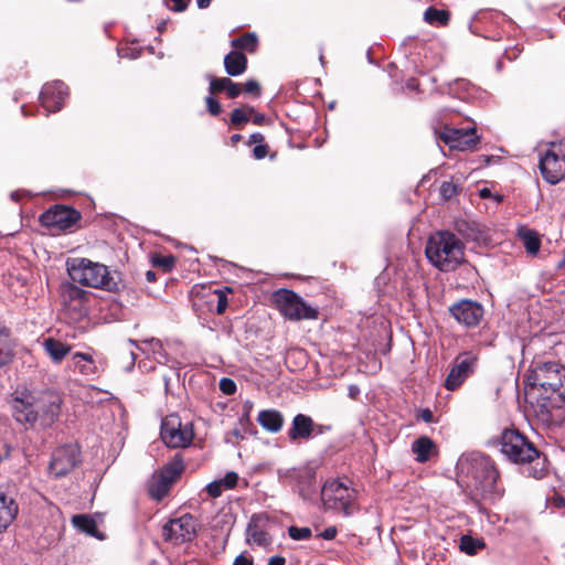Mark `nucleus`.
<instances>
[{
	"mask_svg": "<svg viewBox=\"0 0 565 565\" xmlns=\"http://www.w3.org/2000/svg\"><path fill=\"white\" fill-rule=\"evenodd\" d=\"M530 475H532L534 478L539 479L543 476V472H542V469L537 470V469H533Z\"/></svg>",
	"mask_w": 565,
	"mask_h": 565,
	"instance_id": "obj_58",
	"label": "nucleus"
},
{
	"mask_svg": "<svg viewBox=\"0 0 565 565\" xmlns=\"http://www.w3.org/2000/svg\"><path fill=\"white\" fill-rule=\"evenodd\" d=\"M138 349L147 354L152 353L156 360L164 359L162 343L157 339L142 341Z\"/></svg>",
	"mask_w": 565,
	"mask_h": 565,
	"instance_id": "obj_35",
	"label": "nucleus"
},
{
	"mask_svg": "<svg viewBox=\"0 0 565 565\" xmlns=\"http://www.w3.org/2000/svg\"><path fill=\"white\" fill-rule=\"evenodd\" d=\"M238 481V476L236 472H227L224 478L215 480L211 483H209L205 488L207 494L211 498H218L221 497L222 492L224 490H230L236 487Z\"/></svg>",
	"mask_w": 565,
	"mask_h": 565,
	"instance_id": "obj_26",
	"label": "nucleus"
},
{
	"mask_svg": "<svg viewBox=\"0 0 565 565\" xmlns=\"http://www.w3.org/2000/svg\"><path fill=\"white\" fill-rule=\"evenodd\" d=\"M273 300L279 312L288 320L299 321L318 317V310L307 305L300 296L291 290L276 291L273 295Z\"/></svg>",
	"mask_w": 565,
	"mask_h": 565,
	"instance_id": "obj_8",
	"label": "nucleus"
},
{
	"mask_svg": "<svg viewBox=\"0 0 565 565\" xmlns=\"http://www.w3.org/2000/svg\"><path fill=\"white\" fill-rule=\"evenodd\" d=\"M79 218L81 214L76 210L64 205H55L41 215L43 225L58 231L70 230Z\"/></svg>",
	"mask_w": 565,
	"mask_h": 565,
	"instance_id": "obj_15",
	"label": "nucleus"
},
{
	"mask_svg": "<svg viewBox=\"0 0 565 565\" xmlns=\"http://www.w3.org/2000/svg\"><path fill=\"white\" fill-rule=\"evenodd\" d=\"M359 393V388L356 386H350V396L355 397Z\"/></svg>",
	"mask_w": 565,
	"mask_h": 565,
	"instance_id": "obj_60",
	"label": "nucleus"
},
{
	"mask_svg": "<svg viewBox=\"0 0 565 565\" xmlns=\"http://www.w3.org/2000/svg\"><path fill=\"white\" fill-rule=\"evenodd\" d=\"M183 470V459L180 455H175L161 470L153 473L148 486L150 497L157 501L162 500Z\"/></svg>",
	"mask_w": 565,
	"mask_h": 565,
	"instance_id": "obj_9",
	"label": "nucleus"
},
{
	"mask_svg": "<svg viewBox=\"0 0 565 565\" xmlns=\"http://www.w3.org/2000/svg\"><path fill=\"white\" fill-rule=\"evenodd\" d=\"M244 90L248 94H254L258 96L260 94V85L255 79H249L244 85Z\"/></svg>",
	"mask_w": 565,
	"mask_h": 565,
	"instance_id": "obj_47",
	"label": "nucleus"
},
{
	"mask_svg": "<svg viewBox=\"0 0 565 565\" xmlns=\"http://www.w3.org/2000/svg\"><path fill=\"white\" fill-rule=\"evenodd\" d=\"M78 463V449L75 446H63L54 450L50 463V472L60 478L71 472Z\"/></svg>",
	"mask_w": 565,
	"mask_h": 565,
	"instance_id": "obj_17",
	"label": "nucleus"
},
{
	"mask_svg": "<svg viewBox=\"0 0 565 565\" xmlns=\"http://www.w3.org/2000/svg\"><path fill=\"white\" fill-rule=\"evenodd\" d=\"M424 20L429 24L445 26L450 20V14L447 10H438L429 7L424 13Z\"/></svg>",
	"mask_w": 565,
	"mask_h": 565,
	"instance_id": "obj_31",
	"label": "nucleus"
},
{
	"mask_svg": "<svg viewBox=\"0 0 565 565\" xmlns=\"http://www.w3.org/2000/svg\"><path fill=\"white\" fill-rule=\"evenodd\" d=\"M199 8H207L211 4V0H196Z\"/></svg>",
	"mask_w": 565,
	"mask_h": 565,
	"instance_id": "obj_55",
	"label": "nucleus"
},
{
	"mask_svg": "<svg viewBox=\"0 0 565 565\" xmlns=\"http://www.w3.org/2000/svg\"><path fill=\"white\" fill-rule=\"evenodd\" d=\"M220 390L227 395H232L236 391V384L233 380L224 377L220 381Z\"/></svg>",
	"mask_w": 565,
	"mask_h": 565,
	"instance_id": "obj_43",
	"label": "nucleus"
},
{
	"mask_svg": "<svg viewBox=\"0 0 565 565\" xmlns=\"http://www.w3.org/2000/svg\"><path fill=\"white\" fill-rule=\"evenodd\" d=\"M449 311L459 323L466 327H476L483 317L482 306L469 299H462L454 303Z\"/></svg>",
	"mask_w": 565,
	"mask_h": 565,
	"instance_id": "obj_18",
	"label": "nucleus"
},
{
	"mask_svg": "<svg viewBox=\"0 0 565 565\" xmlns=\"http://www.w3.org/2000/svg\"><path fill=\"white\" fill-rule=\"evenodd\" d=\"M286 559L281 556H273L269 558L268 565H285Z\"/></svg>",
	"mask_w": 565,
	"mask_h": 565,
	"instance_id": "obj_54",
	"label": "nucleus"
},
{
	"mask_svg": "<svg viewBox=\"0 0 565 565\" xmlns=\"http://www.w3.org/2000/svg\"><path fill=\"white\" fill-rule=\"evenodd\" d=\"M484 547V542L481 539H475L470 535H463L460 539V550L468 555H476Z\"/></svg>",
	"mask_w": 565,
	"mask_h": 565,
	"instance_id": "obj_34",
	"label": "nucleus"
},
{
	"mask_svg": "<svg viewBox=\"0 0 565 565\" xmlns=\"http://www.w3.org/2000/svg\"><path fill=\"white\" fill-rule=\"evenodd\" d=\"M175 259L173 256H157L153 258V264L156 266L162 267L164 270H170L174 264Z\"/></svg>",
	"mask_w": 565,
	"mask_h": 565,
	"instance_id": "obj_41",
	"label": "nucleus"
},
{
	"mask_svg": "<svg viewBox=\"0 0 565 565\" xmlns=\"http://www.w3.org/2000/svg\"><path fill=\"white\" fill-rule=\"evenodd\" d=\"M195 534L196 522L190 514L170 520L162 527V535L164 540L173 544L192 541L195 537Z\"/></svg>",
	"mask_w": 565,
	"mask_h": 565,
	"instance_id": "obj_13",
	"label": "nucleus"
},
{
	"mask_svg": "<svg viewBox=\"0 0 565 565\" xmlns=\"http://www.w3.org/2000/svg\"><path fill=\"white\" fill-rule=\"evenodd\" d=\"M438 137L451 149L459 151H473L480 141L476 135V128L456 129L446 127L438 134Z\"/></svg>",
	"mask_w": 565,
	"mask_h": 565,
	"instance_id": "obj_14",
	"label": "nucleus"
},
{
	"mask_svg": "<svg viewBox=\"0 0 565 565\" xmlns=\"http://www.w3.org/2000/svg\"><path fill=\"white\" fill-rule=\"evenodd\" d=\"M75 367L84 375L95 373L93 356L87 353L77 352L73 355Z\"/></svg>",
	"mask_w": 565,
	"mask_h": 565,
	"instance_id": "obj_33",
	"label": "nucleus"
},
{
	"mask_svg": "<svg viewBox=\"0 0 565 565\" xmlns=\"http://www.w3.org/2000/svg\"><path fill=\"white\" fill-rule=\"evenodd\" d=\"M233 565H253V559L245 556L244 554L238 555Z\"/></svg>",
	"mask_w": 565,
	"mask_h": 565,
	"instance_id": "obj_50",
	"label": "nucleus"
},
{
	"mask_svg": "<svg viewBox=\"0 0 565 565\" xmlns=\"http://www.w3.org/2000/svg\"><path fill=\"white\" fill-rule=\"evenodd\" d=\"M521 239L527 253L536 254L541 246V241L536 233L532 231H525L521 233Z\"/></svg>",
	"mask_w": 565,
	"mask_h": 565,
	"instance_id": "obj_37",
	"label": "nucleus"
},
{
	"mask_svg": "<svg viewBox=\"0 0 565 565\" xmlns=\"http://www.w3.org/2000/svg\"><path fill=\"white\" fill-rule=\"evenodd\" d=\"M420 418L426 423H431L434 419L433 413L430 409H423L420 413Z\"/></svg>",
	"mask_w": 565,
	"mask_h": 565,
	"instance_id": "obj_53",
	"label": "nucleus"
},
{
	"mask_svg": "<svg viewBox=\"0 0 565 565\" xmlns=\"http://www.w3.org/2000/svg\"><path fill=\"white\" fill-rule=\"evenodd\" d=\"M321 499L327 509L350 515L355 499V491L338 480H331L327 481L322 487Z\"/></svg>",
	"mask_w": 565,
	"mask_h": 565,
	"instance_id": "obj_10",
	"label": "nucleus"
},
{
	"mask_svg": "<svg viewBox=\"0 0 565 565\" xmlns=\"http://www.w3.org/2000/svg\"><path fill=\"white\" fill-rule=\"evenodd\" d=\"M13 345L10 340V332L0 328V367L9 364L13 359Z\"/></svg>",
	"mask_w": 565,
	"mask_h": 565,
	"instance_id": "obj_29",
	"label": "nucleus"
},
{
	"mask_svg": "<svg viewBox=\"0 0 565 565\" xmlns=\"http://www.w3.org/2000/svg\"><path fill=\"white\" fill-rule=\"evenodd\" d=\"M247 542L258 546L266 547L271 543L267 532L263 531L255 524H249L247 527Z\"/></svg>",
	"mask_w": 565,
	"mask_h": 565,
	"instance_id": "obj_30",
	"label": "nucleus"
},
{
	"mask_svg": "<svg viewBox=\"0 0 565 565\" xmlns=\"http://www.w3.org/2000/svg\"><path fill=\"white\" fill-rule=\"evenodd\" d=\"M214 295L217 298L216 313L217 315H223L225 312L226 308H227V296L222 290H215Z\"/></svg>",
	"mask_w": 565,
	"mask_h": 565,
	"instance_id": "obj_42",
	"label": "nucleus"
},
{
	"mask_svg": "<svg viewBox=\"0 0 565 565\" xmlns=\"http://www.w3.org/2000/svg\"><path fill=\"white\" fill-rule=\"evenodd\" d=\"M72 524L81 532L104 540L105 535L98 531L96 521L88 514H76L72 518Z\"/></svg>",
	"mask_w": 565,
	"mask_h": 565,
	"instance_id": "obj_27",
	"label": "nucleus"
},
{
	"mask_svg": "<svg viewBox=\"0 0 565 565\" xmlns=\"http://www.w3.org/2000/svg\"><path fill=\"white\" fill-rule=\"evenodd\" d=\"M257 422L264 429L270 433H278L282 428L284 416L276 409H266L259 412Z\"/></svg>",
	"mask_w": 565,
	"mask_h": 565,
	"instance_id": "obj_25",
	"label": "nucleus"
},
{
	"mask_svg": "<svg viewBox=\"0 0 565 565\" xmlns=\"http://www.w3.org/2000/svg\"><path fill=\"white\" fill-rule=\"evenodd\" d=\"M439 192L443 199L450 200L458 193V185L452 181H444L440 184Z\"/></svg>",
	"mask_w": 565,
	"mask_h": 565,
	"instance_id": "obj_38",
	"label": "nucleus"
},
{
	"mask_svg": "<svg viewBox=\"0 0 565 565\" xmlns=\"http://www.w3.org/2000/svg\"><path fill=\"white\" fill-rule=\"evenodd\" d=\"M456 230L468 241L483 243L488 238L481 226L473 221L459 220L456 222Z\"/></svg>",
	"mask_w": 565,
	"mask_h": 565,
	"instance_id": "obj_21",
	"label": "nucleus"
},
{
	"mask_svg": "<svg viewBox=\"0 0 565 565\" xmlns=\"http://www.w3.org/2000/svg\"><path fill=\"white\" fill-rule=\"evenodd\" d=\"M480 196L486 199L491 196V191L488 188L480 190Z\"/></svg>",
	"mask_w": 565,
	"mask_h": 565,
	"instance_id": "obj_56",
	"label": "nucleus"
},
{
	"mask_svg": "<svg viewBox=\"0 0 565 565\" xmlns=\"http://www.w3.org/2000/svg\"><path fill=\"white\" fill-rule=\"evenodd\" d=\"M473 487L480 491L483 499L495 500L500 495L498 489L499 473L488 459H481L473 465Z\"/></svg>",
	"mask_w": 565,
	"mask_h": 565,
	"instance_id": "obj_12",
	"label": "nucleus"
},
{
	"mask_svg": "<svg viewBox=\"0 0 565 565\" xmlns=\"http://www.w3.org/2000/svg\"><path fill=\"white\" fill-rule=\"evenodd\" d=\"M539 167L543 179L551 184L565 179V139L547 145L540 154Z\"/></svg>",
	"mask_w": 565,
	"mask_h": 565,
	"instance_id": "obj_6",
	"label": "nucleus"
},
{
	"mask_svg": "<svg viewBox=\"0 0 565 565\" xmlns=\"http://www.w3.org/2000/svg\"><path fill=\"white\" fill-rule=\"evenodd\" d=\"M146 278H147V280H148V281H150V282H151V281H154V280H156V274H154V271H152V270H148V271L146 273Z\"/></svg>",
	"mask_w": 565,
	"mask_h": 565,
	"instance_id": "obj_57",
	"label": "nucleus"
},
{
	"mask_svg": "<svg viewBox=\"0 0 565 565\" xmlns=\"http://www.w3.org/2000/svg\"><path fill=\"white\" fill-rule=\"evenodd\" d=\"M164 1L170 10L177 11V12L184 11L188 8L189 2H190V0H164Z\"/></svg>",
	"mask_w": 565,
	"mask_h": 565,
	"instance_id": "obj_44",
	"label": "nucleus"
},
{
	"mask_svg": "<svg viewBox=\"0 0 565 565\" xmlns=\"http://www.w3.org/2000/svg\"><path fill=\"white\" fill-rule=\"evenodd\" d=\"M241 139H242V136L236 134L231 137V142H232V145H236L238 141H241Z\"/></svg>",
	"mask_w": 565,
	"mask_h": 565,
	"instance_id": "obj_59",
	"label": "nucleus"
},
{
	"mask_svg": "<svg viewBox=\"0 0 565 565\" xmlns=\"http://www.w3.org/2000/svg\"><path fill=\"white\" fill-rule=\"evenodd\" d=\"M288 533L292 540H306L311 536V530L309 527L290 526Z\"/></svg>",
	"mask_w": 565,
	"mask_h": 565,
	"instance_id": "obj_40",
	"label": "nucleus"
},
{
	"mask_svg": "<svg viewBox=\"0 0 565 565\" xmlns=\"http://www.w3.org/2000/svg\"><path fill=\"white\" fill-rule=\"evenodd\" d=\"M335 535L337 529L334 526L327 527L323 532L319 534V536L324 540H333Z\"/></svg>",
	"mask_w": 565,
	"mask_h": 565,
	"instance_id": "obj_49",
	"label": "nucleus"
},
{
	"mask_svg": "<svg viewBox=\"0 0 565 565\" xmlns=\"http://www.w3.org/2000/svg\"><path fill=\"white\" fill-rule=\"evenodd\" d=\"M207 110L211 115L217 116L222 111L220 103L213 97L209 96L205 98Z\"/></svg>",
	"mask_w": 565,
	"mask_h": 565,
	"instance_id": "obj_45",
	"label": "nucleus"
},
{
	"mask_svg": "<svg viewBox=\"0 0 565 565\" xmlns=\"http://www.w3.org/2000/svg\"><path fill=\"white\" fill-rule=\"evenodd\" d=\"M194 437L192 424H182L178 415L167 416L161 424V439L170 448L188 447Z\"/></svg>",
	"mask_w": 565,
	"mask_h": 565,
	"instance_id": "obj_11",
	"label": "nucleus"
},
{
	"mask_svg": "<svg viewBox=\"0 0 565 565\" xmlns=\"http://www.w3.org/2000/svg\"><path fill=\"white\" fill-rule=\"evenodd\" d=\"M232 46L238 50H244L249 53L256 51L258 45V39L255 33H245L242 36L232 41Z\"/></svg>",
	"mask_w": 565,
	"mask_h": 565,
	"instance_id": "obj_32",
	"label": "nucleus"
},
{
	"mask_svg": "<svg viewBox=\"0 0 565 565\" xmlns=\"http://www.w3.org/2000/svg\"><path fill=\"white\" fill-rule=\"evenodd\" d=\"M224 67L230 76H238L247 68V57L241 51H231L224 57Z\"/></svg>",
	"mask_w": 565,
	"mask_h": 565,
	"instance_id": "obj_23",
	"label": "nucleus"
},
{
	"mask_svg": "<svg viewBox=\"0 0 565 565\" xmlns=\"http://www.w3.org/2000/svg\"><path fill=\"white\" fill-rule=\"evenodd\" d=\"M19 508L17 502L0 492V533L4 531L15 519Z\"/></svg>",
	"mask_w": 565,
	"mask_h": 565,
	"instance_id": "obj_22",
	"label": "nucleus"
},
{
	"mask_svg": "<svg viewBox=\"0 0 565 565\" xmlns=\"http://www.w3.org/2000/svg\"><path fill=\"white\" fill-rule=\"evenodd\" d=\"M255 113V109L250 106H244L243 108H236L231 114V122L238 127L243 124H246L252 115Z\"/></svg>",
	"mask_w": 565,
	"mask_h": 565,
	"instance_id": "obj_36",
	"label": "nucleus"
},
{
	"mask_svg": "<svg viewBox=\"0 0 565 565\" xmlns=\"http://www.w3.org/2000/svg\"><path fill=\"white\" fill-rule=\"evenodd\" d=\"M67 273L74 282L92 288L111 289L114 281L108 267L87 258H71Z\"/></svg>",
	"mask_w": 565,
	"mask_h": 565,
	"instance_id": "obj_4",
	"label": "nucleus"
},
{
	"mask_svg": "<svg viewBox=\"0 0 565 565\" xmlns=\"http://www.w3.org/2000/svg\"><path fill=\"white\" fill-rule=\"evenodd\" d=\"M61 397L55 393L40 396L24 394L12 399V412L17 422L31 426L39 423L42 427L52 426L61 414Z\"/></svg>",
	"mask_w": 565,
	"mask_h": 565,
	"instance_id": "obj_2",
	"label": "nucleus"
},
{
	"mask_svg": "<svg viewBox=\"0 0 565 565\" xmlns=\"http://www.w3.org/2000/svg\"><path fill=\"white\" fill-rule=\"evenodd\" d=\"M268 153V146L260 143L254 147L253 154L257 160L264 159Z\"/></svg>",
	"mask_w": 565,
	"mask_h": 565,
	"instance_id": "obj_48",
	"label": "nucleus"
},
{
	"mask_svg": "<svg viewBox=\"0 0 565 565\" xmlns=\"http://www.w3.org/2000/svg\"><path fill=\"white\" fill-rule=\"evenodd\" d=\"M227 96L230 98H235L237 97L241 92H242V88H241V85L237 84V83H234L231 78L228 79V84H227V88L225 89Z\"/></svg>",
	"mask_w": 565,
	"mask_h": 565,
	"instance_id": "obj_46",
	"label": "nucleus"
},
{
	"mask_svg": "<svg viewBox=\"0 0 565 565\" xmlns=\"http://www.w3.org/2000/svg\"><path fill=\"white\" fill-rule=\"evenodd\" d=\"M228 77H214L210 82V93L218 94L227 88Z\"/></svg>",
	"mask_w": 565,
	"mask_h": 565,
	"instance_id": "obj_39",
	"label": "nucleus"
},
{
	"mask_svg": "<svg viewBox=\"0 0 565 565\" xmlns=\"http://www.w3.org/2000/svg\"><path fill=\"white\" fill-rule=\"evenodd\" d=\"M477 356L471 352L458 355L455 364L446 377L445 386L449 391L458 388L463 381L473 372Z\"/></svg>",
	"mask_w": 565,
	"mask_h": 565,
	"instance_id": "obj_16",
	"label": "nucleus"
},
{
	"mask_svg": "<svg viewBox=\"0 0 565 565\" xmlns=\"http://www.w3.org/2000/svg\"><path fill=\"white\" fill-rule=\"evenodd\" d=\"M412 450L418 462H426L436 452V445L429 437L422 436L413 443Z\"/></svg>",
	"mask_w": 565,
	"mask_h": 565,
	"instance_id": "obj_28",
	"label": "nucleus"
},
{
	"mask_svg": "<svg viewBox=\"0 0 565 565\" xmlns=\"http://www.w3.org/2000/svg\"><path fill=\"white\" fill-rule=\"evenodd\" d=\"M60 302L65 317L77 322L88 313L89 292L73 282H63L58 289Z\"/></svg>",
	"mask_w": 565,
	"mask_h": 565,
	"instance_id": "obj_7",
	"label": "nucleus"
},
{
	"mask_svg": "<svg viewBox=\"0 0 565 565\" xmlns=\"http://www.w3.org/2000/svg\"><path fill=\"white\" fill-rule=\"evenodd\" d=\"M264 141H265L264 136L260 132H255L249 136L248 143L249 145L255 143L257 146V145L264 143Z\"/></svg>",
	"mask_w": 565,
	"mask_h": 565,
	"instance_id": "obj_51",
	"label": "nucleus"
},
{
	"mask_svg": "<svg viewBox=\"0 0 565 565\" xmlns=\"http://www.w3.org/2000/svg\"><path fill=\"white\" fill-rule=\"evenodd\" d=\"M42 345L45 353L54 363H61L72 350L71 345L65 344L54 338L44 339Z\"/></svg>",
	"mask_w": 565,
	"mask_h": 565,
	"instance_id": "obj_24",
	"label": "nucleus"
},
{
	"mask_svg": "<svg viewBox=\"0 0 565 565\" xmlns=\"http://www.w3.org/2000/svg\"><path fill=\"white\" fill-rule=\"evenodd\" d=\"M526 383L537 391L536 403L542 414L565 406V366L557 362L536 363L526 376Z\"/></svg>",
	"mask_w": 565,
	"mask_h": 565,
	"instance_id": "obj_1",
	"label": "nucleus"
},
{
	"mask_svg": "<svg viewBox=\"0 0 565 565\" xmlns=\"http://www.w3.org/2000/svg\"><path fill=\"white\" fill-rule=\"evenodd\" d=\"M323 431L322 425L315 424L313 419L305 414H297L288 430V438L291 441L309 440L313 433L321 434Z\"/></svg>",
	"mask_w": 565,
	"mask_h": 565,
	"instance_id": "obj_20",
	"label": "nucleus"
},
{
	"mask_svg": "<svg viewBox=\"0 0 565 565\" xmlns=\"http://www.w3.org/2000/svg\"><path fill=\"white\" fill-rule=\"evenodd\" d=\"M500 447L501 452L514 463L525 465L540 460V451L516 429L503 430L500 437Z\"/></svg>",
	"mask_w": 565,
	"mask_h": 565,
	"instance_id": "obj_5",
	"label": "nucleus"
},
{
	"mask_svg": "<svg viewBox=\"0 0 565 565\" xmlns=\"http://www.w3.org/2000/svg\"><path fill=\"white\" fill-rule=\"evenodd\" d=\"M67 94V87L63 82H52L43 86L40 100L49 113H55L62 108Z\"/></svg>",
	"mask_w": 565,
	"mask_h": 565,
	"instance_id": "obj_19",
	"label": "nucleus"
},
{
	"mask_svg": "<svg viewBox=\"0 0 565 565\" xmlns=\"http://www.w3.org/2000/svg\"><path fill=\"white\" fill-rule=\"evenodd\" d=\"M428 260L443 271L456 269L465 260V247L461 241L450 232H437L426 244Z\"/></svg>",
	"mask_w": 565,
	"mask_h": 565,
	"instance_id": "obj_3",
	"label": "nucleus"
},
{
	"mask_svg": "<svg viewBox=\"0 0 565 565\" xmlns=\"http://www.w3.org/2000/svg\"><path fill=\"white\" fill-rule=\"evenodd\" d=\"M250 118L255 125L262 126L266 122V117L263 114L254 113Z\"/></svg>",
	"mask_w": 565,
	"mask_h": 565,
	"instance_id": "obj_52",
	"label": "nucleus"
}]
</instances>
